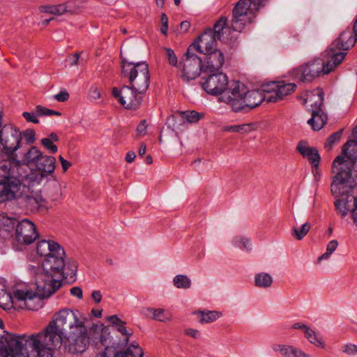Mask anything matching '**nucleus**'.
<instances>
[{
  "label": "nucleus",
  "mask_w": 357,
  "mask_h": 357,
  "mask_svg": "<svg viewBox=\"0 0 357 357\" xmlns=\"http://www.w3.org/2000/svg\"><path fill=\"white\" fill-rule=\"evenodd\" d=\"M38 255L45 257L42 267L36 273L35 284L37 292L31 290L15 289L13 298L17 301L23 302L24 307L31 310H36V306L31 303L37 298H47L55 293L62 285L61 281L71 283L76 280L77 264L75 261H64L65 251L56 242L39 241L36 246Z\"/></svg>",
  "instance_id": "obj_1"
},
{
  "label": "nucleus",
  "mask_w": 357,
  "mask_h": 357,
  "mask_svg": "<svg viewBox=\"0 0 357 357\" xmlns=\"http://www.w3.org/2000/svg\"><path fill=\"white\" fill-rule=\"evenodd\" d=\"M85 318L78 310L65 309L56 315L55 321L50 323V329L66 338L65 348L72 354H82L89 345Z\"/></svg>",
  "instance_id": "obj_2"
},
{
  "label": "nucleus",
  "mask_w": 357,
  "mask_h": 357,
  "mask_svg": "<svg viewBox=\"0 0 357 357\" xmlns=\"http://www.w3.org/2000/svg\"><path fill=\"white\" fill-rule=\"evenodd\" d=\"M357 141H347L342 149V155H337L332 164L331 192L332 195L347 193L357 187Z\"/></svg>",
  "instance_id": "obj_3"
},
{
  "label": "nucleus",
  "mask_w": 357,
  "mask_h": 357,
  "mask_svg": "<svg viewBox=\"0 0 357 357\" xmlns=\"http://www.w3.org/2000/svg\"><path fill=\"white\" fill-rule=\"evenodd\" d=\"M11 340H19L20 342V351L17 352L16 357L28 355L29 349L36 351L38 357H55L54 347H60L62 344L61 335L56 331L50 329V324L44 332L36 335L27 336L25 334H8L5 341L9 342Z\"/></svg>",
  "instance_id": "obj_4"
},
{
  "label": "nucleus",
  "mask_w": 357,
  "mask_h": 357,
  "mask_svg": "<svg viewBox=\"0 0 357 357\" xmlns=\"http://www.w3.org/2000/svg\"><path fill=\"white\" fill-rule=\"evenodd\" d=\"M220 101L229 105L235 112H248L263 101H267L266 87L261 90L248 91L239 81H235L232 86L219 98Z\"/></svg>",
  "instance_id": "obj_5"
},
{
  "label": "nucleus",
  "mask_w": 357,
  "mask_h": 357,
  "mask_svg": "<svg viewBox=\"0 0 357 357\" xmlns=\"http://www.w3.org/2000/svg\"><path fill=\"white\" fill-rule=\"evenodd\" d=\"M26 176L15 156L0 161V203L16 197L22 183L26 181Z\"/></svg>",
  "instance_id": "obj_6"
},
{
  "label": "nucleus",
  "mask_w": 357,
  "mask_h": 357,
  "mask_svg": "<svg viewBox=\"0 0 357 357\" xmlns=\"http://www.w3.org/2000/svg\"><path fill=\"white\" fill-rule=\"evenodd\" d=\"M121 66L122 77L128 79L129 86L139 93H145L150 84L148 63L145 61L129 62L126 59H122Z\"/></svg>",
  "instance_id": "obj_7"
},
{
  "label": "nucleus",
  "mask_w": 357,
  "mask_h": 357,
  "mask_svg": "<svg viewBox=\"0 0 357 357\" xmlns=\"http://www.w3.org/2000/svg\"><path fill=\"white\" fill-rule=\"evenodd\" d=\"M357 41V18L352 30L347 28L335 40L325 51L326 56L331 58L333 63L339 65L344 59L347 51L353 47Z\"/></svg>",
  "instance_id": "obj_8"
},
{
  "label": "nucleus",
  "mask_w": 357,
  "mask_h": 357,
  "mask_svg": "<svg viewBox=\"0 0 357 357\" xmlns=\"http://www.w3.org/2000/svg\"><path fill=\"white\" fill-rule=\"evenodd\" d=\"M264 0H239L232 10L231 27L233 31L241 32L245 25L252 23Z\"/></svg>",
  "instance_id": "obj_9"
},
{
  "label": "nucleus",
  "mask_w": 357,
  "mask_h": 357,
  "mask_svg": "<svg viewBox=\"0 0 357 357\" xmlns=\"http://www.w3.org/2000/svg\"><path fill=\"white\" fill-rule=\"evenodd\" d=\"M337 66V64L333 63V60L331 58L326 61L317 58L294 68L292 73L298 80L302 82H310L321 75L330 73Z\"/></svg>",
  "instance_id": "obj_10"
},
{
  "label": "nucleus",
  "mask_w": 357,
  "mask_h": 357,
  "mask_svg": "<svg viewBox=\"0 0 357 357\" xmlns=\"http://www.w3.org/2000/svg\"><path fill=\"white\" fill-rule=\"evenodd\" d=\"M3 115L0 113V154L12 158L21 144V134L18 128L13 124H2Z\"/></svg>",
  "instance_id": "obj_11"
},
{
  "label": "nucleus",
  "mask_w": 357,
  "mask_h": 357,
  "mask_svg": "<svg viewBox=\"0 0 357 357\" xmlns=\"http://www.w3.org/2000/svg\"><path fill=\"white\" fill-rule=\"evenodd\" d=\"M324 93L321 89H316L307 93L305 103L312 107V117L307 121L314 130H320L327 123V116L322 110Z\"/></svg>",
  "instance_id": "obj_12"
},
{
  "label": "nucleus",
  "mask_w": 357,
  "mask_h": 357,
  "mask_svg": "<svg viewBox=\"0 0 357 357\" xmlns=\"http://www.w3.org/2000/svg\"><path fill=\"white\" fill-rule=\"evenodd\" d=\"M207 48L202 47V41L196 40L192 45L191 47L200 53L204 54L205 56L202 61V68L204 73H213L220 70L225 62L223 52L217 48V44L209 43Z\"/></svg>",
  "instance_id": "obj_13"
},
{
  "label": "nucleus",
  "mask_w": 357,
  "mask_h": 357,
  "mask_svg": "<svg viewBox=\"0 0 357 357\" xmlns=\"http://www.w3.org/2000/svg\"><path fill=\"white\" fill-rule=\"evenodd\" d=\"M232 29V27L231 26ZM227 33H230V27L227 26V18L221 17L214 24L213 29H206L198 38L199 41H202V47L207 48L211 43L217 44V40L228 43L232 40V37H229Z\"/></svg>",
  "instance_id": "obj_14"
},
{
  "label": "nucleus",
  "mask_w": 357,
  "mask_h": 357,
  "mask_svg": "<svg viewBox=\"0 0 357 357\" xmlns=\"http://www.w3.org/2000/svg\"><path fill=\"white\" fill-rule=\"evenodd\" d=\"M209 74L202 78L201 82L202 89L212 96H223L226 91L232 86L235 82L229 83L226 74L222 72L208 73Z\"/></svg>",
  "instance_id": "obj_15"
},
{
  "label": "nucleus",
  "mask_w": 357,
  "mask_h": 357,
  "mask_svg": "<svg viewBox=\"0 0 357 357\" xmlns=\"http://www.w3.org/2000/svg\"><path fill=\"white\" fill-rule=\"evenodd\" d=\"M129 85H124L121 89L114 87L112 96L117 98L119 102L126 109L137 110L143 101V95Z\"/></svg>",
  "instance_id": "obj_16"
},
{
  "label": "nucleus",
  "mask_w": 357,
  "mask_h": 357,
  "mask_svg": "<svg viewBox=\"0 0 357 357\" xmlns=\"http://www.w3.org/2000/svg\"><path fill=\"white\" fill-rule=\"evenodd\" d=\"M192 49L190 45L180 63L183 66L181 78L187 82L195 79L200 75V72H203L202 59L191 53Z\"/></svg>",
  "instance_id": "obj_17"
},
{
  "label": "nucleus",
  "mask_w": 357,
  "mask_h": 357,
  "mask_svg": "<svg viewBox=\"0 0 357 357\" xmlns=\"http://www.w3.org/2000/svg\"><path fill=\"white\" fill-rule=\"evenodd\" d=\"M15 227V238L21 244L29 245L34 242L38 238L39 234L36 230V225L31 220L24 219L17 222L15 219L8 218L7 220Z\"/></svg>",
  "instance_id": "obj_18"
},
{
  "label": "nucleus",
  "mask_w": 357,
  "mask_h": 357,
  "mask_svg": "<svg viewBox=\"0 0 357 357\" xmlns=\"http://www.w3.org/2000/svg\"><path fill=\"white\" fill-rule=\"evenodd\" d=\"M356 189V188H354L347 193L333 195L339 197L334 202L335 210L341 214L342 217L346 216L349 211H351L354 222L357 226V195L354 194Z\"/></svg>",
  "instance_id": "obj_19"
},
{
  "label": "nucleus",
  "mask_w": 357,
  "mask_h": 357,
  "mask_svg": "<svg viewBox=\"0 0 357 357\" xmlns=\"http://www.w3.org/2000/svg\"><path fill=\"white\" fill-rule=\"evenodd\" d=\"M43 158H49L52 162L47 160H41L35 167L36 170H31L29 174L26 173V180L30 183H40L45 178L54 172L56 168V159L51 155H43Z\"/></svg>",
  "instance_id": "obj_20"
},
{
  "label": "nucleus",
  "mask_w": 357,
  "mask_h": 357,
  "mask_svg": "<svg viewBox=\"0 0 357 357\" xmlns=\"http://www.w3.org/2000/svg\"><path fill=\"white\" fill-rule=\"evenodd\" d=\"M266 87L267 102H276L293 93L296 88V84L284 82H273Z\"/></svg>",
  "instance_id": "obj_21"
},
{
  "label": "nucleus",
  "mask_w": 357,
  "mask_h": 357,
  "mask_svg": "<svg viewBox=\"0 0 357 357\" xmlns=\"http://www.w3.org/2000/svg\"><path fill=\"white\" fill-rule=\"evenodd\" d=\"M43 153L36 146L30 147L22 156L21 160H19L22 165V172H26L24 166L35 169L38 162L41 160H47V162H52L49 158H43Z\"/></svg>",
  "instance_id": "obj_22"
},
{
  "label": "nucleus",
  "mask_w": 357,
  "mask_h": 357,
  "mask_svg": "<svg viewBox=\"0 0 357 357\" xmlns=\"http://www.w3.org/2000/svg\"><path fill=\"white\" fill-rule=\"evenodd\" d=\"M13 199H16L22 208L31 212L38 211L44 202L40 195L22 194L20 192V190L16 197L13 198Z\"/></svg>",
  "instance_id": "obj_23"
},
{
  "label": "nucleus",
  "mask_w": 357,
  "mask_h": 357,
  "mask_svg": "<svg viewBox=\"0 0 357 357\" xmlns=\"http://www.w3.org/2000/svg\"><path fill=\"white\" fill-rule=\"evenodd\" d=\"M204 116L203 114L199 113L195 110L179 112L177 111L168 118V123L171 125V121L179 120V123H172L173 128H178L185 123V121L190 123L198 122Z\"/></svg>",
  "instance_id": "obj_24"
},
{
  "label": "nucleus",
  "mask_w": 357,
  "mask_h": 357,
  "mask_svg": "<svg viewBox=\"0 0 357 357\" xmlns=\"http://www.w3.org/2000/svg\"><path fill=\"white\" fill-rule=\"evenodd\" d=\"M19 340H11L9 342H0V357H16L20 351Z\"/></svg>",
  "instance_id": "obj_25"
},
{
  "label": "nucleus",
  "mask_w": 357,
  "mask_h": 357,
  "mask_svg": "<svg viewBox=\"0 0 357 357\" xmlns=\"http://www.w3.org/2000/svg\"><path fill=\"white\" fill-rule=\"evenodd\" d=\"M272 349L285 357H310L303 351L289 345L273 344Z\"/></svg>",
  "instance_id": "obj_26"
},
{
  "label": "nucleus",
  "mask_w": 357,
  "mask_h": 357,
  "mask_svg": "<svg viewBox=\"0 0 357 357\" xmlns=\"http://www.w3.org/2000/svg\"><path fill=\"white\" fill-rule=\"evenodd\" d=\"M142 314L146 318L152 319L158 321H165L169 319L162 309L144 307L142 309Z\"/></svg>",
  "instance_id": "obj_27"
},
{
  "label": "nucleus",
  "mask_w": 357,
  "mask_h": 357,
  "mask_svg": "<svg viewBox=\"0 0 357 357\" xmlns=\"http://www.w3.org/2000/svg\"><path fill=\"white\" fill-rule=\"evenodd\" d=\"M273 283L272 277L266 273H257L255 277V284L260 288H267Z\"/></svg>",
  "instance_id": "obj_28"
},
{
  "label": "nucleus",
  "mask_w": 357,
  "mask_h": 357,
  "mask_svg": "<svg viewBox=\"0 0 357 357\" xmlns=\"http://www.w3.org/2000/svg\"><path fill=\"white\" fill-rule=\"evenodd\" d=\"M68 3L56 6H45L41 8V11L49 14L60 15L68 11Z\"/></svg>",
  "instance_id": "obj_29"
},
{
  "label": "nucleus",
  "mask_w": 357,
  "mask_h": 357,
  "mask_svg": "<svg viewBox=\"0 0 357 357\" xmlns=\"http://www.w3.org/2000/svg\"><path fill=\"white\" fill-rule=\"evenodd\" d=\"M253 123H246L242 125L228 126L224 128V130L231 132L245 133L249 132L254 129Z\"/></svg>",
  "instance_id": "obj_30"
},
{
  "label": "nucleus",
  "mask_w": 357,
  "mask_h": 357,
  "mask_svg": "<svg viewBox=\"0 0 357 357\" xmlns=\"http://www.w3.org/2000/svg\"><path fill=\"white\" fill-rule=\"evenodd\" d=\"M174 285L178 289H189L191 280L185 275H177L173 279Z\"/></svg>",
  "instance_id": "obj_31"
},
{
  "label": "nucleus",
  "mask_w": 357,
  "mask_h": 357,
  "mask_svg": "<svg viewBox=\"0 0 357 357\" xmlns=\"http://www.w3.org/2000/svg\"><path fill=\"white\" fill-rule=\"evenodd\" d=\"M305 335L311 344L321 348L324 347L325 344L321 338H319L317 333L310 328L306 329L305 331Z\"/></svg>",
  "instance_id": "obj_32"
},
{
  "label": "nucleus",
  "mask_w": 357,
  "mask_h": 357,
  "mask_svg": "<svg viewBox=\"0 0 357 357\" xmlns=\"http://www.w3.org/2000/svg\"><path fill=\"white\" fill-rule=\"evenodd\" d=\"M311 228V225L309 222H305L303 224L300 229H297L296 227H294L292 229V235L297 240H302L309 232Z\"/></svg>",
  "instance_id": "obj_33"
},
{
  "label": "nucleus",
  "mask_w": 357,
  "mask_h": 357,
  "mask_svg": "<svg viewBox=\"0 0 357 357\" xmlns=\"http://www.w3.org/2000/svg\"><path fill=\"white\" fill-rule=\"evenodd\" d=\"M199 313L202 314L199 320L202 324L213 322L220 317V313L217 311L200 312Z\"/></svg>",
  "instance_id": "obj_34"
},
{
  "label": "nucleus",
  "mask_w": 357,
  "mask_h": 357,
  "mask_svg": "<svg viewBox=\"0 0 357 357\" xmlns=\"http://www.w3.org/2000/svg\"><path fill=\"white\" fill-rule=\"evenodd\" d=\"M343 132V129H340L337 132L331 134L326 139L325 142V148L328 150H331L333 145L337 143L341 138Z\"/></svg>",
  "instance_id": "obj_35"
},
{
  "label": "nucleus",
  "mask_w": 357,
  "mask_h": 357,
  "mask_svg": "<svg viewBox=\"0 0 357 357\" xmlns=\"http://www.w3.org/2000/svg\"><path fill=\"white\" fill-rule=\"evenodd\" d=\"M36 109V114L38 116H61V113L60 112H57L53 109H48L45 107H43L42 105H37L35 108Z\"/></svg>",
  "instance_id": "obj_36"
},
{
  "label": "nucleus",
  "mask_w": 357,
  "mask_h": 357,
  "mask_svg": "<svg viewBox=\"0 0 357 357\" xmlns=\"http://www.w3.org/2000/svg\"><path fill=\"white\" fill-rule=\"evenodd\" d=\"M307 158L310 162L312 168H318L320 162V155L316 148L312 147Z\"/></svg>",
  "instance_id": "obj_37"
},
{
  "label": "nucleus",
  "mask_w": 357,
  "mask_h": 357,
  "mask_svg": "<svg viewBox=\"0 0 357 357\" xmlns=\"http://www.w3.org/2000/svg\"><path fill=\"white\" fill-rule=\"evenodd\" d=\"M337 245L338 243L336 240L331 241L327 245L326 252L319 257V260L320 261L328 259L336 250Z\"/></svg>",
  "instance_id": "obj_38"
},
{
  "label": "nucleus",
  "mask_w": 357,
  "mask_h": 357,
  "mask_svg": "<svg viewBox=\"0 0 357 357\" xmlns=\"http://www.w3.org/2000/svg\"><path fill=\"white\" fill-rule=\"evenodd\" d=\"M20 134H21V138L23 137L27 144H31L36 140V137H35L36 133H35V131L33 129L29 128L22 132L20 131Z\"/></svg>",
  "instance_id": "obj_39"
},
{
  "label": "nucleus",
  "mask_w": 357,
  "mask_h": 357,
  "mask_svg": "<svg viewBox=\"0 0 357 357\" xmlns=\"http://www.w3.org/2000/svg\"><path fill=\"white\" fill-rule=\"evenodd\" d=\"M41 144L52 153L57 152V146L53 144V142L46 137L41 139Z\"/></svg>",
  "instance_id": "obj_40"
},
{
  "label": "nucleus",
  "mask_w": 357,
  "mask_h": 357,
  "mask_svg": "<svg viewBox=\"0 0 357 357\" xmlns=\"http://www.w3.org/2000/svg\"><path fill=\"white\" fill-rule=\"evenodd\" d=\"M164 50L166 52V55L168 59L169 63L172 66H176L178 61L174 50L167 47H165Z\"/></svg>",
  "instance_id": "obj_41"
},
{
  "label": "nucleus",
  "mask_w": 357,
  "mask_h": 357,
  "mask_svg": "<svg viewBox=\"0 0 357 357\" xmlns=\"http://www.w3.org/2000/svg\"><path fill=\"white\" fill-rule=\"evenodd\" d=\"M22 116L27 122H31L36 124L39 123L38 115L36 114V110L33 112H24L22 113Z\"/></svg>",
  "instance_id": "obj_42"
},
{
  "label": "nucleus",
  "mask_w": 357,
  "mask_h": 357,
  "mask_svg": "<svg viewBox=\"0 0 357 357\" xmlns=\"http://www.w3.org/2000/svg\"><path fill=\"white\" fill-rule=\"evenodd\" d=\"M297 150L305 158H307V156L309 155L310 152L311 151L312 147H309L305 145V144H303V142H300L297 145Z\"/></svg>",
  "instance_id": "obj_43"
},
{
  "label": "nucleus",
  "mask_w": 357,
  "mask_h": 357,
  "mask_svg": "<svg viewBox=\"0 0 357 357\" xmlns=\"http://www.w3.org/2000/svg\"><path fill=\"white\" fill-rule=\"evenodd\" d=\"M342 351L348 355H354L357 354V345L353 344H347L343 345Z\"/></svg>",
  "instance_id": "obj_44"
},
{
  "label": "nucleus",
  "mask_w": 357,
  "mask_h": 357,
  "mask_svg": "<svg viewBox=\"0 0 357 357\" xmlns=\"http://www.w3.org/2000/svg\"><path fill=\"white\" fill-rule=\"evenodd\" d=\"M70 98L68 92L64 89L61 91L59 93L54 95V98L58 102H63L67 101Z\"/></svg>",
  "instance_id": "obj_45"
},
{
  "label": "nucleus",
  "mask_w": 357,
  "mask_h": 357,
  "mask_svg": "<svg viewBox=\"0 0 357 357\" xmlns=\"http://www.w3.org/2000/svg\"><path fill=\"white\" fill-rule=\"evenodd\" d=\"M89 96L91 99L97 100L100 97V93L97 87L92 86L89 91Z\"/></svg>",
  "instance_id": "obj_46"
},
{
  "label": "nucleus",
  "mask_w": 357,
  "mask_h": 357,
  "mask_svg": "<svg viewBox=\"0 0 357 357\" xmlns=\"http://www.w3.org/2000/svg\"><path fill=\"white\" fill-rule=\"evenodd\" d=\"M146 127L147 124L146 120L141 121V122L137 127V132L141 135H144L146 132Z\"/></svg>",
  "instance_id": "obj_47"
},
{
  "label": "nucleus",
  "mask_w": 357,
  "mask_h": 357,
  "mask_svg": "<svg viewBox=\"0 0 357 357\" xmlns=\"http://www.w3.org/2000/svg\"><path fill=\"white\" fill-rule=\"evenodd\" d=\"M70 292L71 295L76 296L79 299L83 297L82 290L79 287H73L70 289Z\"/></svg>",
  "instance_id": "obj_48"
},
{
  "label": "nucleus",
  "mask_w": 357,
  "mask_h": 357,
  "mask_svg": "<svg viewBox=\"0 0 357 357\" xmlns=\"http://www.w3.org/2000/svg\"><path fill=\"white\" fill-rule=\"evenodd\" d=\"M185 334L192 337L194 339H197L200 336V333L198 330L188 328L185 331Z\"/></svg>",
  "instance_id": "obj_49"
},
{
  "label": "nucleus",
  "mask_w": 357,
  "mask_h": 357,
  "mask_svg": "<svg viewBox=\"0 0 357 357\" xmlns=\"http://www.w3.org/2000/svg\"><path fill=\"white\" fill-rule=\"evenodd\" d=\"M59 161L61 162L63 172H66L72 165V163L64 159L61 155L59 156Z\"/></svg>",
  "instance_id": "obj_50"
},
{
  "label": "nucleus",
  "mask_w": 357,
  "mask_h": 357,
  "mask_svg": "<svg viewBox=\"0 0 357 357\" xmlns=\"http://www.w3.org/2000/svg\"><path fill=\"white\" fill-rule=\"evenodd\" d=\"M91 297L96 303H100L102 300V294L100 291H93Z\"/></svg>",
  "instance_id": "obj_51"
},
{
  "label": "nucleus",
  "mask_w": 357,
  "mask_h": 357,
  "mask_svg": "<svg viewBox=\"0 0 357 357\" xmlns=\"http://www.w3.org/2000/svg\"><path fill=\"white\" fill-rule=\"evenodd\" d=\"M190 27V23L188 21H183L180 23V29L183 33H185Z\"/></svg>",
  "instance_id": "obj_52"
},
{
  "label": "nucleus",
  "mask_w": 357,
  "mask_h": 357,
  "mask_svg": "<svg viewBox=\"0 0 357 357\" xmlns=\"http://www.w3.org/2000/svg\"><path fill=\"white\" fill-rule=\"evenodd\" d=\"M136 158V154L134 151H129L126 153V161L130 163L134 161Z\"/></svg>",
  "instance_id": "obj_53"
},
{
  "label": "nucleus",
  "mask_w": 357,
  "mask_h": 357,
  "mask_svg": "<svg viewBox=\"0 0 357 357\" xmlns=\"http://www.w3.org/2000/svg\"><path fill=\"white\" fill-rule=\"evenodd\" d=\"M240 243L242 244V245L241 246L239 244L237 243V241H236V246L240 247V248H243L245 249H248V244L250 243V240L248 238H241Z\"/></svg>",
  "instance_id": "obj_54"
},
{
  "label": "nucleus",
  "mask_w": 357,
  "mask_h": 357,
  "mask_svg": "<svg viewBox=\"0 0 357 357\" xmlns=\"http://www.w3.org/2000/svg\"><path fill=\"white\" fill-rule=\"evenodd\" d=\"M79 58V54L76 53L74 55L69 57V60L70 61V66H75L77 64Z\"/></svg>",
  "instance_id": "obj_55"
},
{
  "label": "nucleus",
  "mask_w": 357,
  "mask_h": 357,
  "mask_svg": "<svg viewBox=\"0 0 357 357\" xmlns=\"http://www.w3.org/2000/svg\"><path fill=\"white\" fill-rule=\"evenodd\" d=\"M293 328L294 329H302L304 330V332L306 331L307 328H309L307 326H306L304 324L301 323H296L293 325Z\"/></svg>",
  "instance_id": "obj_56"
},
{
  "label": "nucleus",
  "mask_w": 357,
  "mask_h": 357,
  "mask_svg": "<svg viewBox=\"0 0 357 357\" xmlns=\"http://www.w3.org/2000/svg\"><path fill=\"white\" fill-rule=\"evenodd\" d=\"M146 151V146L144 143H142L139 149V155L143 156Z\"/></svg>",
  "instance_id": "obj_57"
},
{
  "label": "nucleus",
  "mask_w": 357,
  "mask_h": 357,
  "mask_svg": "<svg viewBox=\"0 0 357 357\" xmlns=\"http://www.w3.org/2000/svg\"><path fill=\"white\" fill-rule=\"evenodd\" d=\"M160 21H161L162 25L168 24V17L165 13H162L161 17H160Z\"/></svg>",
  "instance_id": "obj_58"
},
{
  "label": "nucleus",
  "mask_w": 357,
  "mask_h": 357,
  "mask_svg": "<svg viewBox=\"0 0 357 357\" xmlns=\"http://www.w3.org/2000/svg\"><path fill=\"white\" fill-rule=\"evenodd\" d=\"M47 138L53 142L59 141V137L54 132H52Z\"/></svg>",
  "instance_id": "obj_59"
},
{
  "label": "nucleus",
  "mask_w": 357,
  "mask_h": 357,
  "mask_svg": "<svg viewBox=\"0 0 357 357\" xmlns=\"http://www.w3.org/2000/svg\"><path fill=\"white\" fill-rule=\"evenodd\" d=\"M91 313L96 317H100L102 315V310H95L93 309L91 310Z\"/></svg>",
  "instance_id": "obj_60"
},
{
  "label": "nucleus",
  "mask_w": 357,
  "mask_h": 357,
  "mask_svg": "<svg viewBox=\"0 0 357 357\" xmlns=\"http://www.w3.org/2000/svg\"><path fill=\"white\" fill-rule=\"evenodd\" d=\"M167 30H168V24H165V25H162L161 26V28H160V31L161 33L166 36L167 33Z\"/></svg>",
  "instance_id": "obj_61"
},
{
  "label": "nucleus",
  "mask_w": 357,
  "mask_h": 357,
  "mask_svg": "<svg viewBox=\"0 0 357 357\" xmlns=\"http://www.w3.org/2000/svg\"><path fill=\"white\" fill-rule=\"evenodd\" d=\"M145 162L148 165L152 164L153 159L150 155H146V157L145 158Z\"/></svg>",
  "instance_id": "obj_62"
},
{
  "label": "nucleus",
  "mask_w": 357,
  "mask_h": 357,
  "mask_svg": "<svg viewBox=\"0 0 357 357\" xmlns=\"http://www.w3.org/2000/svg\"><path fill=\"white\" fill-rule=\"evenodd\" d=\"M53 19H54V18H53V17H52V18H50V19L44 20H43V22H42V24H43V25H44V26H47V25L50 23V22L51 20H52Z\"/></svg>",
  "instance_id": "obj_63"
},
{
  "label": "nucleus",
  "mask_w": 357,
  "mask_h": 357,
  "mask_svg": "<svg viewBox=\"0 0 357 357\" xmlns=\"http://www.w3.org/2000/svg\"><path fill=\"white\" fill-rule=\"evenodd\" d=\"M158 6L162 7L165 0H155Z\"/></svg>",
  "instance_id": "obj_64"
}]
</instances>
